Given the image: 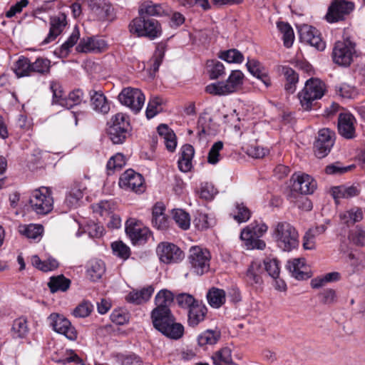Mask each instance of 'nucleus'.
Here are the masks:
<instances>
[{
    "instance_id": "f257e3e1",
    "label": "nucleus",
    "mask_w": 365,
    "mask_h": 365,
    "mask_svg": "<svg viewBox=\"0 0 365 365\" xmlns=\"http://www.w3.org/2000/svg\"><path fill=\"white\" fill-rule=\"evenodd\" d=\"M150 317L153 327L165 336L173 339L182 336L184 327L175 322L170 309H153Z\"/></svg>"
},
{
    "instance_id": "f03ea898",
    "label": "nucleus",
    "mask_w": 365,
    "mask_h": 365,
    "mask_svg": "<svg viewBox=\"0 0 365 365\" xmlns=\"http://www.w3.org/2000/svg\"><path fill=\"white\" fill-rule=\"evenodd\" d=\"M272 237L277 246L284 252H291L299 245L298 232L287 221L277 222L272 226Z\"/></svg>"
},
{
    "instance_id": "7ed1b4c3",
    "label": "nucleus",
    "mask_w": 365,
    "mask_h": 365,
    "mask_svg": "<svg viewBox=\"0 0 365 365\" xmlns=\"http://www.w3.org/2000/svg\"><path fill=\"white\" fill-rule=\"evenodd\" d=\"M325 84L318 78H310L306 81L304 88L298 93L303 110H310L315 108L317 101L324 95Z\"/></svg>"
},
{
    "instance_id": "20e7f679",
    "label": "nucleus",
    "mask_w": 365,
    "mask_h": 365,
    "mask_svg": "<svg viewBox=\"0 0 365 365\" xmlns=\"http://www.w3.org/2000/svg\"><path fill=\"white\" fill-rule=\"evenodd\" d=\"M267 229L268 227L265 223L255 221L242 230L240 239L247 249L262 250L265 248L266 243L259 238L267 231Z\"/></svg>"
},
{
    "instance_id": "39448f33",
    "label": "nucleus",
    "mask_w": 365,
    "mask_h": 365,
    "mask_svg": "<svg viewBox=\"0 0 365 365\" xmlns=\"http://www.w3.org/2000/svg\"><path fill=\"white\" fill-rule=\"evenodd\" d=\"M130 31L138 36H145L150 39L158 38L161 34L158 21L154 19L139 16L134 19L129 25Z\"/></svg>"
},
{
    "instance_id": "423d86ee",
    "label": "nucleus",
    "mask_w": 365,
    "mask_h": 365,
    "mask_svg": "<svg viewBox=\"0 0 365 365\" xmlns=\"http://www.w3.org/2000/svg\"><path fill=\"white\" fill-rule=\"evenodd\" d=\"M130 130V118L128 115L118 113L112 117L108 135L114 144L123 143L129 135Z\"/></svg>"
},
{
    "instance_id": "0eeeda50",
    "label": "nucleus",
    "mask_w": 365,
    "mask_h": 365,
    "mask_svg": "<svg viewBox=\"0 0 365 365\" xmlns=\"http://www.w3.org/2000/svg\"><path fill=\"white\" fill-rule=\"evenodd\" d=\"M32 210L38 215H46L53 207L52 193L48 187H42L34 190L29 198Z\"/></svg>"
},
{
    "instance_id": "6e6552de",
    "label": "nucleus",
    "mask_w": 365,
    "mask_h": 365,
    "mask_svg": "<svg viewBox=\"0 0 365 365\" xmlns=\"http://www.w3.org/2000/svg\"><path fill=\"white\" fill-rule=\"evenodd\" d=\"M355 43L349 38L335 43L332 51V58L335 63L348 66L356 53Z\"/></svg>"
},
{
    "instance_id": "1a4fd4ad",
    "label": "nucleus",
    "mask_w": 365,
    "mask_h": 365,
    "mask_svg": "<svg viewBox=\"0 0 365 365\" xmlns=\"http://www.w3.org/2000/svg\"><path fill=\"white\" fill-rule=\"evenodd\" d=\"M118 100L121 104L128 107L134 113H138L142 109L145 98L140 89L127 87L119 93Z\"/></svg>"
},
{
    "instance_id": "9d476101",
    "label": "nucleus",
    "mask_w": 365,
    "mask_h": 365,
    "mask_svg": "<svg viewBox=\"0 0 365 365\" xmlns=\"http://www.w3.org/2000/svg\"><path fill=\"white\" fill-rule=\"evenodd\" d=\"M191 269L197 274L202 275L210 268V254L208 250L200 247H192L188 257Z\"/></svg>"
},
{
    "instance_id": "9b49d317",
    "label": "nucleus",
    "mask_w": 365,
    "mask_h": 365,
    "mask_svg": "<svg viewBox=\"0 0 365 365\" xmlns=\"http://www.w3.org/2000/svg\"><path fill=\"white\" fill-rule=\"evenodd\" d=\"M48 323L52 329L67 339L74 341L77 339L78 333L71 322L63 315L57 313L51 314L47 318Z\"/></svg>"
},
{
    "instance_id": "f8f14e48",
    "label": "nucleus",
    "mask_w": 365,
    "mask_h": 365,
    "mask_svg": "<svg viewBox=\"0 0 365 365\" xmlns=\"http://www.w3.org/2000/svg\"><path fill=\"white\" fill-rule=\"evenodd\" d=\"M335 133L329 128H323L319 131L314 148L315 155L323 158L331 151L334 144Z\"/></svg>"
},
{
    "instance_id": "ddd939ff",
    "label": "nucleus",
    "mask_w": 365,
    "mask_h": 365,
    "mask_svg": "<svg viewBox=\"0 0 365 365\" xmlns=\"http://www.w3.org/2000/svg\"><path fill=\"white\" fill-rule=\"evenodd\" d=\"M125 232L133 244H143L150 237L149 229L134 218L126 221Z\"/></svg>"
},
{
    "instance_id": "4468645a",
    "label": "nucleus",
    "mask_w": 365,
    "mask_h": 365,
    "mask_svg": "<svg viewBox=\"0 0 365 365\" xmlns=\"http://www.w3.org/2000/svg\"><path fill=\"white\" fill-rule=\"evenodd\" d=\"M354 4L345 0H334L329 6L326 19L329 23H334L344 19L354 9Z\"/></svg>"
},
{
    "instance_id": "2eb2a0df",
    "label": "nucleus",
    "mask_w": 365,
    "mask_h": 365,
    "mask_svg": "<svg viewBox=\"0 0 365 365\" xmlns=\"http://www.w3.org/2000/svg\"><path fill=\"white\" fill-rule=\"evenodd\" d=\"M118 184L120 187L136 193H142L145 190L143 176L132 169L127 170L121 175Z\"/></svg>"
},
{
    "instance_id": "dca6fc26",
    "label": "nucleus",
    "mask_w": 365,
    "mask_h": 365,
    "mask_svg": "<svg viewBox=\"0 0 365 365\" xmlns=\"http://www.w3.org/2000/svg\"><path fill=\"white\" fill-rule=\"evenodd\" d=\"M156 252L160 261L166 264L176 263L183 258V252L172 243H160Z\"/></svg>"
},
{
    "instance_id": "f3484780",
    "label": "nucleus",
    "mask_w": 365,
    "mask_h": 365,
    "mask_svg": "<svg viewBox=\"0 0 365 365\" xmlns=\"http://www.w3.org/2000/svg\"><path fill=\"white\" fill-rule=\"evenodd\" d=\"M299 33L301 41L309 44L318 51H323L325 48V42L322 39L320 33L316 28L304 25L299 29Z\"/></svg>"
},
{
    "instance_id": "a211bd4d",
    "label": "nucleus",
    "mask_w": 365,
    "mask_h": 365,
    "mask_svg": "<svg viewBox=\"0 0 365 365\" xmlns=\"http://www.w3.org/2000/svg\"><path fill=\"white\" fill-rule=\"evenodd\" d=\"M356 119L349 113H342L338 117L339 133L346 139H353L356 137Z\"/></svg>"
},
{
    "instance_id": "6ab92c4d",
    "label": "nucleus",
    "mask_w": 365,
    "mask_h": 365,
    "mask_svg": "<svg viewBox=\"0 0 365 365\" xmlns=\"http://www.w3.org/2000/svg\"><path fill=\"white\" fill-rule=\"evenodd\" d=\"M292 180L293 189L302 195L311 194L317 187L315 180L307 174H294Z\"/></svg>"
},
{
    "instance_id": "aec40b11",
    "label": "nucleus",
    "mask_w": 365,
    "mask_h": 365,
    "mask_svg": "<svg viewBox=\"0 0 365 365\" xmlns=\"http://www.w3.org/2000/svg\"><path fill=\"white\" fill-rule=\"evenodd\" d=\"M108 44L105 40L98 37H84L81 39L77 46V51L83 53H101L107 48Z\"/></svg>"
},
{
    "instance_id": "412c9836",
    "label": "nucleus",
    "mask_w": 365,
    "mask_h": 365,
    "mask_svg": "<svg viewBox=\"0 0 365 365\" xmlns=\"http://www.w3.org/2000/svg\"><path fill=\"white\" fill-rule=\"evenodd\" d=\"M66 25V16L64 14H58L52 16L50 19L49 33L41 44L45 45L54 41L59 36Z\"/></svg>"
},
{
    "instance_id": "4be33fe9",
    "label": "nucleus",
    "mask_w": 365,
    "mask_h": 365,
    "mask_svg": "<svg viewBox=\"0 0 365 365\" xmlns=\"http://www.w3.org/2000/svg\"><path fill=\"white\" fill-rule=\"evenodd\" d=\"M169 8L165 4H155L147 1L143 2L139 8L140 16L149 18V16H161L168 15Z\"/></svg>"
},
{
    "instance_id": "5701e85b",
    "label": "nucleus",
    "mask_w": 365,
    "mask_h": 365,
    "mask_svg": "<svg viewBox=\"0 0 365 365\" xmlns=\"http://www.w3.org/2000/svg\"><path fill=\"white\" fill-rule=\"evenodd\" d=\"M91 106L92 108L101 113H108L110 110V103L101 91H91Z\"/></svg>"
},
{
    "instance_id": "b1692460",
    "label": "nucleus",
    "mask_w": 365,
    "mask_h": 365,
    "mask_svg": "<svg viewBox=\"0 0 365 365\" xmlns=\"http://www.w3.org/2000/svg\"><path fill=\"white\" fill-rule=\"evenodd\" d=\"M287 268L292 276L297 279H304L309 276L307 272L304 259L296 258L288 261Z\"/></svg>"
},
{
    "instance_id": "393cba45",
    "label": "nucleus",
    "mask_w": 365,
    "mask_h": 365,
    "mask_svg": "<svg viewBox=\"0 0 365 365\" xmlns=\"http://www.w3.org/2000/svg\"><path fill=\"white\" fill-rule=\"evenodd\" d=\"M207 314L206 307L200 302L192 306L188 311V324L191 327H196L204 321Z\"/></svg>"
},
{
    "instance_id": "a878e982",
    "label": "nucleus",
    "mask_w": 365,
    "mask_h": 365,
    "mask_svg": "<svg viewBox=\"0 0 365 365\" xmlns=\"http://www.w3.org/2000/svg\"><path fill=\"white\" fill-rule=\"evenodd\" d=\"M19 233L28 239L39 241L42 237L44 229L40 224L20 225L18 227Z\"/></svg>"
},
{
    "instance_id": "bb28decb",
    "label": "nucleus",
    "mask_w": 365,
    "mask_h": 365,
    "mask_svg": "<svg viewBox=\"0 0 365 365\" xmlns=\"http://www.w3.org/2000/svg\"><path fill=\"white\" fill-rule=\"evenodd\" d=\"M157 130L159 135L163 140L166 148L171 152L174 151L177 145L174 132L165 124H160Z\"/></svg>"
},
{
    "instance_id": "cd10ccee",
    "label": "nucleus",
    "mask_w": 365,
    "mask_h": 365,
    "mask_svg": "<svg viewBox=\"0 0 365 365\" xmlns=\"http://www.w3.org/2000/svg\"><path fill=\"white\" fill-rule=\"evenodd\" d=\"M327 227L324 225L310 228L303 237V247L305 250H314L316 247V238L323 234Z\"/></svg>"
},
{
    "instance_id": "c85d7f7f",
    "label": "nucleus",
    "mask_w": 365,
    "mask_h": 365,
    "mask_svg": "<svg viewBox=\"0 0 365 365\" xmlns=\"http://www.w3.org/2000/svg\"><path fill=\"white\" fill-rule=\"evenodd\" d=\"M263 268L259 262H253L250 265L246 273V281L251 285H260L262 283V273Z\"/></svg>"
},
{
    "instance_id": "c756f323",
    "label": "nucleus",
    "mask_w": 365,
    "mask_h": 365,
    "mask_svg": "<svg viewBox=\"0 0 365 365\" xmlns=\"http://www.w3.org/2000/svg\"><path fill=\"white\" fill-rule=\"evenodd\" d=\"M105 271V264L101 259H93L88 264L87 276L93 282L99 280Z\"/></svg>"
},
{
    "instance_id": "7c9ffc66",
    "label": "nucleus",
    "mask_w": 365,
    "mask_h": 365,
    "mask_svg": "<svg viewBox=\"0 0 365 365\" xmlns=\"http://www.w3.org/2000/svg\"><path fill=\"white\" fill-rule=\"evenodd\" d=\"M84 188L79 185H74L71 188L66 196L65 205L68 209L76 208L80 205V202L83 197Z\"/></svg>"
},
{
    "instance_id": "2f4dec72",
    "label": "nucleus",
    "mask_w": 365,
    "mask_h": 365,
    "mask_svg": "<svg viewBox=\"0 0 365 365\" xmlns=\"http://www.w3.org/2000/svg\"><path fill=\"white\" fill-rule=\"evenodd\" d=\"M154 292V289L150 286L140 291H133L126 296V300L136 304H140L148 301Z\"/></svg>"
},
{
    "instance_id": "473e14b6",
    "label": "nucleus",
    "mask_w": 365,
    "mask_h": 365,
    "mask_svg": "<svg viewBox=\"0 0 365 365\" xmlns=\"http://www.w3.org/2000/svg\"><path fill=\"white\" fill-rule=\"evenodd\" d=\"M246 66L250 73L260 80L267 88L271 85L269 77L261 69V65L259 61L248 60Z\"/></svg>"
},
{
    "instance_id": "72a5a7b5",
    "label": "nucleus",
    "mask_w": 365,
    "mask_h": 365,
    "mask_svg": "<svg viewBox=\"0 0 365 365\" xmlns=\"http://www.w3.org/2000/svg\"><path fill=\"white\" fill-rule=\"evenodd\" d=\"M221 337V333L217 329H207L197 336V344L200 346L214 345Z\"/></svg>"
},
{
    "instance_id": "f704fd0d",
    "label": "nucleus",
    "mask_w": 365,
    "mask_h": 365,
    "mask_svg": "<svg viewBox=\"0 0 365 365\" xmlns=\"http://www.w3.org/2000/svg\"><path fill=\"white\" fill-rule=\"evenodd\" d=\"M50 89L53 93V104H58L68 109L72 108V105L68 103L67 98L64 96L61 86L58 83L51 82Z\"/></svg>"
},
{
    "instance_id": "c9c22d12",
    "label": "nucleus",
    "mask_w": 365,
    "mask_h": 365,
    "mask_svg": "<svg viewBox=\"0 0 365 365\" xmlns=\"http://www.w3.org/2000/svg\"><path fill=\"white\" fill-rule=\"evenodd\" d=\"M207 299L212 307L220 308L225 303V292L223 289L213 287L207 292Z\"/></svg>"
},
{
    "instance_id": "e433bc0d",
    "label": "nucleus",
    "mask_w": 365,
    "mask_h": 365,
    "mask_svg": "<svg viewBox=\"0 0 365 365\" xmlns=\"http://www.w3.org/2000/svg\"><path fill=\"white\" fill-rule=\"evenodd\" d=\"M212 359L215 365H235L232 358V351L228 347H223L215 352Z\"/></svg>"
},
{
    "instance_id": "4c0bfd02",
    "label": "nucleus",
    "mask_w": 365,
    "mask_h": 365,
    "mask_svg": "<svg viewBox=\"0 0 365 365\" xmlns=\"http://www.w3.org/2000/svg\"><path fill=\"white\" fill-rule=\"evenodd\" d=\"M282 72L287 81L284 88L288 93H294L296 91V84L298 82V74L291 68L283 66Z\"/></svg>"
},
{
    "instance_id": "58836bf2",
    "label": "nucleus",
    "mask_w": 365,
    "mask_h": 365,
    "mask_svg": "<svg viewBox=\"0 0 365 365\" xmlns=\"http://www.w3.org/2000/svg\"><path fill=\"white\" fill-rule=\"evenodd\" d=\"M359 194V189L354 185L351 186H338L332 189V195L337 200L340 198H349L355 197Z\"/></svg>"
},
{
    "instance_id": "ea45409f",
    "label": "nucleus",
    "mask_w": 365,
    "mask_h": 365,
    "mask_svg": "<svg viewBox=\"0 0 365 365\" xmlns=\"http://www.w3.org/2000/svg\"><path fill=\"white\" fill-rule=\"evenodd\" d=\"M173 299L174 295L170 291L162 289L155 296V302L156 307L155 309H170Z\"/></svg>"
},
{
    "instance_id": "a19ab883",
    "label": "nucleus",
    "mask_w": 365,
    "mask_h": 365,
    "mask_svg": "<svg viewBox=\"0 0 365 365\" xmlns=\"http://www.w3.org/2000/svg\"><path fill=\"white\" fill-rule=\"evenodd\" d=\"M28 332V323L25 318L19 317L13 322L11 334L14 338H24Z\"/></svg>"
},
{
    "instance_id": "79ce46f5",
    "label": "nucleus",
    "mask_w": 365,
    "mask_h": 365,
    "mask_svg": "<svg viewBox=\"0 0 365 365\" xmlns=\"http://www.w3.org/2000/svg\"><path fill=\"white\" fill-rule=\"evenodd\" d=\"M341 222L348 226L360 222L363 219V212L361 208L354 207L340 214Z\"/></svg>"
},
{
    "instance_id": "37998d69",
    "label": "nucleus",
    "mask_w": 365,
    "mask_h": 365,
    "mask_svg": "<svg viewBox=\"0 0 365 365\" xmlns=\"http://www.w3.org/2000/svg\"><path fill=\"white\" fill-rule=\"evenodd\" d=\"M243 73L239 71H233L225 82L230 93L235 92L243 83Z\"/></svg>"
},
{
    "instance_id": "c03bdc74",
    "label": "nucleus",
    "mask_w": 365,
    "mask_h": 365,
    "mask_svg": "<svg viewBox=\"0 0 365 365\" xmlns=\"http://www.w3.org/2000/svg\"><path fill=\"white\" fill-rule=\"evenodd\" d=\"M71 281L63 275L53 277L50 279L48 286L51 292L58 291L65 292L70 287Z\"/></svg>"
},
{
    "instance_id": "a18cd8bd",
    "label": "nucleus",
    "mask_w": 365,
    "mask_h": 365,
    "mask_svg": "<svg viewBox=\"0 0 365 365\" xmlns=\"http://www.w3.org/2000/svg\"><path fill=\"white\" fill-rule=\"evenodd\" d=\"M277 28L282 34L284 45L287 48L292 46L294 40V34L292 26L288 23L278 22Z\"/></svg>"
},
{
    "instance_id": "49530a36",
    "label": "nucleus",
    "mask_w": 365,
    "mask_h": 365,
    "mask_svg": "<svg viewBox=\"0 0 365 365\" xmlns=\"http://www.w3.org/2000/svg\"><path fill=\"white\" fill-rule=\"evenodd\" d=\"M31 263L34 267L43 272L52 271L58 267V262L55 259H48L42 261L36 255L32 257Z\"/></svg>"
},
{
    "instance_id": "de8ad7c7",
    "label": "nucleus",
    "mask_w": 365,
    "mask_h": 365,
    "mask_svg": "<svg viewBox=\"0 0 365 365\" xmlns=\"http://www.w3.org/2000/svg\"><path fill=\"white\" fill-rule=\"evenodd\" d=\"M14 73L18 77L31 75V63L28 58L21 56L16 62Z\"/></svg>"
},
{
    "instance_id": "09e8293b",
    "label": "nucleus",
    "mask_w": 365,
    "mask_h": 365,
    "mask_svg": "<svg viewBox=\"0 0 365 365\" xmlns=\"http://www.w3.org/2000/svg\"><path fill=\"white\" fill-rule=\"evenodd\" d=\"M173 218L178 225L182 230H186L190 227V218L188 213L181 209L173 210Z\"/></svg>"
},
{
    "instance_id": "8fccbe9b",
    "label": "nucleus",
    "mask_w": 365,
    "mask_h": 365,
    "mask_svg": "<svg viewBox=\"0 0 365 365\" xmlns=\"http://www.w3.org/2000/svg\"><path fill=\"white\" fill-rule=\"evenodd\" d=\"M263 264V270L264 269L272 279H277L279 277L280 267L279 262L277 259L267 257L264 259Z\"/></svg>"
},
{
    "instance_id": "3c124183",
    "label": "nucleus",
    "mask_w": 365,
    "mask_h": 365,
    "mask_svg": "<svg viewBox=\"0 0 365 365\" xmlns=\"http://www.w3.org/2000/svg\"><path fill=\"white\" fill-rule=\"evenodd\" d=\"M50 67L51 61L48 59L38 58L34 63H31V73L47 74L50 71Z\"/></svg>"
},
{
    "instance_id": "603ef678",
    "label": "nucleus",
    "mask_w": 365,
    "mask_h": 365,
    "mask_svg": "<svg viewBox=\"0 0 365 365\" xmlns=\"http://www.w3.org/2000/svg\"><path fill=\"white\" fill-rule=\"evenodd\" d=\"M125 165V157L121 153H117L111 157L107 163L108 174L111 175L115 170H119Z\"/></svg>"
},
{
    "instance_id": "864d4df0",
    "label": "nucleus",
    "mask_w": 365,
    "mask_h": 365,
    "mask_svg": "<svg viewBox=\"0 0 365 365\" xmlns=\"http://www.w3.org/2000/svg\"><path fill=\"white\" fill-rule=\"evenodd\" d=\"M251 216L250 210L243 204L237 202L235 204V212L233 218L238 222L247 221Z\"/></svg>"
},
{
    "instance_id": "5fc2aeb1",
    "label": "nucleus",
    "mask_w": 365,
    "mask_h": 365,
    "mask_svg": "<svg viewBox=\"0 0 365 365\" xmlns=\"http://www.w3.org/2000/svg\"><path fill=\"white\" fill-rule=\"evenodd\" d=\"M220 58L228 63H240L244 57L241 52L237 49H230L221 53Z\"/></svg>"
},
{
    "instance_id": "6e6d98bb",
    "label": "nucleus",
    "mask_w": 365,
    "mask_h": 365,
    "mask_svg": "<svg viewBox=\"0 0 365 365\" xmlns=\"http://www.w3.org/2000/svg\"><path fill=\"white\" fill-rule=\"evenodd\" d=\"M205 91L215 96H225L230 94L225 82L211 83L205 87Z\"/></svg>"
},
{
    "instance_id": "4d7b16f0",
    "label": "nucleus",
    "mask_w": 365,
    "mask_h": 365,
    "mask_svg": "<svg viewBox=\"0 0 365 365\" xmlns=\"http://www.w3.org/2000/svg\"><path fill=\"white\" fill-rule=\"evenodd\" d=\"M93 306L91 303L84 301L78 304L73 311V314L75 317L84 318L90 315Z\"/></svg>"
},
{
    "instance_id": "13d9d810",
    "label": "nucleus",
    "mask_w": 365,
    "mask_h": 365,
    "mask_svg": "<svg viewBox=\"0 0 365 365\" xmlns=\"http://www.w3.org/2000/svg\"><path fill=\"white\" fill-rule=\"evenodd\" d=\"M176 301L178 305L185 309H190L192 306L199 302L190 294L181 293L176 296Z\"/></svg>"
},
{
    "instance_id": "bf43d9fd",
    "label": "nucleus",
    "mask_w": 365,
    "mask_h": 365,
    "mask_svg": "<svg viewBox=\"0 0 365 365\" xmlns=\"http://www.w3.org/2000/svg\"><path fill=\"white\" fill-rule=\"evenodd\" d=\"M207 66L210 68L209 72L212 79L218 78L225 73L224 65L220 61L213 60L208 61Z\"/></svg>"
},
{
    "instance_id": "052dcab7",
    "label": "nucleus",
    "mask_w": 365,
    "mask_h": 365,
    "mask_svg": "<svg viewBox=\"0 0 365 365\" xmlns=\"http://www.w3.org/2000/svg\"><path fill=\"white\" fill-rule=\"evenodd\" d=\"M113 253L122 259H128L130 256V248L121 241L114 242L111 245Z\"/></svg>"
},
{
    "instance_id": "680f3d73",
    "label": "nucleus",
    "mask_w": 365,
    "mask_h": 365,
    "mask_svg": "<svg viewBox=\"0 0 365 365\" xmlns=\"http://www.w3.org/2000/svg\"><path fill=\"white\" fill-rule=\"evenodd\" d=\"M89 7L99 17L103 16L104 14L108 11L106 0H90Z\"/></svg>"
},
{
    "instance_id": "e2e57ef3",
    "label": "nucleus",
    "mask_w": 365,
    "mask_h": 365,
    "mask_svg": "<svg viewBox=\"0 0 365 365\" xmlns=\"http://www.w3.org/2000/svg\"><path fill=\"white\" fill-rule=\"evenodd\" d=\"M336 93L343 98H353L357 95L354 87L343 83L336 87Z\"/></svg>"
},
{
    "instance_id": "0e129e2a",
    "label": "nucleus",
    "mask_w": 365,
    "mask_h": 365,
    "mask_svg": "<svg viewBox=\"0 0 365 365\" xmlns=\"http://www.w3.org/2000/svg\"><path fill=\"white\" fill-rule=\"evenodd\" d=\"M349 239L356 246L363 247L365 241V231L356 227L355 230L350 232Z\"/></svg>"
},
{
    "instance_id": "69168bd1",
    "label": "nucleus",
    "mask_w": 365,
    "mask_h": 365,
    "mask_svg": "<svg viewBox=\"0 0 365 365\" xmlns=\"http://www.w3.org/2000/svg\"><path fill=\"white\" fill-rule=\"evenodd\" d=\"M321 303L324 304H333L337 301L336 292L332 289H326L319 293Z\"/></svg>"
},
{
    "instance_id": "338daca9",
    "label": "nucleus",
    "mask_w": 365,
    "mask_h": 365,
    "mask_svg": "<svg viewBox=\"0 0 365 365\" xmlns=\"http://www.w3.org/2000/svg\"><path fill=\"white\" fill-rule=\"evenodd\" d=\"M354 166H343L341 163L336 162L326 167V173L329 175H340L351 170Z\"/></svg>"
},
{
    "instance_id": "774afa93",
    "label": "nucleus",
    "mask_w": 365,
    "mask_h": 365,
    "mask_svg": "<svg viewBox=\"0 0 365 365\" xmlns=\"http://www.w3.org/2000/svg\"><path fill=\"white\" fill-rule=\"evenodd\" d=\"M223 148L221 141L215 143L211 147L207 156V162L210 164H216L219 161L220 151Z\"/></svg>"
}]
</instances>
